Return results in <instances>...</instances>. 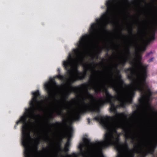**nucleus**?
Listing matches in <instances>:
<instances>
[{"label": "nucleus", "mask_w": 157, "mask_h": 157, "mask_svg": "<svg viewBox=\"0 0 157 157\" xmlns=\"http://www.w3.org/2000/svg\"><path fill=\"white\" fill-rule=\"evenodd\" d=\"M117 118H116V116H104L98 115L95 117L93 120L99 122L107 132L104 135V140L102 141H96L94 143H91L90 140L89 139L83 138L82 139L83 143H80L78 146V148L80 151L81 154L83 156L85 155V151L83 150V147H88L91 146L96 149H101L105 148L110 146H113L118 152V157H123V149L129 150L128 145L127 142V140L128 139L132 140L131 143L134 144V147L135 144L140 143V141L138 140L137 143H135V138L126 130L124 135L125 140L124 143H122L121 142L119 136L117 137H115L113 133L111 131V129L112 126L115 129V132H117V129L120 127V124L117 122ZM133 150L135 152L134 147ZM134 154L132 153L129 157H134Z\"/></svg>", "instance_id": "f257e3e1"}, {"label": "nucleus", "mask_w": 157, "mask_h": 157, "mask_svg": "<svg viewBox=\"0 0 157 157\" xmlns=\"http://www.w3.org/2000/svg\"><path fill=\"white\" fill-rule=\"evenodd\" d=\"M130 63L133 67L126 68L124 70L125 72L127 74V78L130 80L135 82V70H136L137 80L136 85H135L134 83L132 84L133 87L130 90L128 96L126 100L123 101L121 104V107L123 108L127 104L132 103L133 98L135 96L136 91H139L142 95L141 97L139 99V102L141 105H144L145 104V99H147L148 101L152 94L150 89L148 88L146 90L144 87L146 85L147 76V66L143 65L140 63L138 65L136 61L130 62Z\"/></svg>", "instance_id": "f03ea898"}, {"label": "nucleus", "mask_w": 157, "mask_h": 157, "mask_svg": "<svg viewBox=\"0 0 157 157\" xmlns=\"http://www.w3.org/2000/svg\"><path fill=\"white\" fill-rule=\"evenodd\" d=\"M102 88H103V90L102 89V92H104L105 96V98L104 99L102 97L99 98V100L97 102H94L96 100V98L93 94L90 93L86 89L85 90L86 93L88 96L87 98L90 101L89 103H86L84 101L83 103L85 106L81 108L78 110L72 115V117L75 120L79 119L80 115L83 113H85L87 112H98L100 111V108L107 103H109L110 105V111L112 113H114L116 114V118L119 117H123L126 118L128 115L125 113L122 112L118 113H117V108L119 106L120 104L116 106L115 103L113 101V99L114 97L112 95L108 90V89L105 86H102L101 84Z\"/></svg>", "instance_id": "7ed1b4c3"}, {"label": "nucleus", "mask_w": 157, "mask_h": 157, "mask_svg": "<svg viewBox=\"0 0 157 157\" xmlns=\"http://www.w3.org/2000/svg\"><path fill=\"white\" fill-rule=\"evenodd\" d=\"M33 97L30 103L31 107L29 108L26 109V112L24 115L21 116L19 120L17 121L16 125L14 128L20 123H23L22 127V139L21 143L24 147V157H26V154L28 152L29 157H30V151L29 147V139L32 140H34L35 143L34 144L33 147L35 151L37 153H39L41 151L38 150V145L40 144L39 141L37 139H33L30 135V133H27L28 124L27 120L28 118L34 119L35 116L40 117V114L36 115L35 111L37 109L36 104L38 102L39 98H40V94L38 90L33 93Z\"/></svg>", "instance_id": "20e7f679"}, {"label": "nucleus", "mask_w": 157, "mask_h": 157, "mask_svg": "<svg viewBox=\"0 0 157 157\" xmlns=\"http://www.w3.org/2000/svg\"><path fill=\"white\" fill-rule=\"evenodd\" d=\"M90 38V35L88 34H86L82 36L79 41V44H78V48L73 49L74 55L75 56V58H73L72 54L70 53L68 57V59L63 62V64L65 69L67 71L68 75L69 76H72L71 80L72 82L78 80H82L86 77L87 68V66H84L83 67L84 72H81L78 70L77 66H76L74 70L78 75L75 76L72 75L73 71L72 69H70V67L71 66L74 61L79 59L81 53V50L84 49L85 48L86 45Z\"/></svg>", "instance_id": "39448f33"}, {"label": "nucleus", "mask_w": 157, "mask_h": 157, "mask_svg": "<svg viewBox=\"0 0 157 157\" xmlns=\"http://www.w3.org/2000/svg\"><path fill=\"white\" fill-rule=\"evenodd\" d=\"M117 80L114 84H112L110 87L113 88L115 91L117 95L115 97L117 100L120 103V105L121 107V104L126 100L128 96L130 91L127 92L126 89L128 86L125 83L124 81L122 78V76L121 74L117 75Z\"/></svg>", "instance_id": "423d86ee"}, {"label": "nucleus", "mask_w": 157, "mask_h": 157, "mask_svg": "<svg viewBox=\"0 0 157 157\" xmlns=\"http://www.w3.org/2000/svg\"><path fill=\"white\" fill-rule=\"evenodd\" d=\"M117 0H109L106 2L105 5L107 7V12L104 13L101 16V19H98L96 20L97 24L100 25L103 23L105 28H106V24L109 17V13L111 11L112 6L114 3Z\"/></svg>", "instance_id": "0eeeda50"}, {"label": "nucleus", "mask_w": 157, "mask_h": 157, "mask_svg": "<svg viewBox=\"0 0 157 157\" xmlns=\"http://www.w3.org/2000/svg\"><path fill=\"white\" fill-rule=\"evenodd\" d=\"M134 149L135 152L139 156V157H146L149 154L153 155L155 150L151 148L148 151H144L143 149V146L140 142L134 145Z\"/></svg>", "instance_id": "6e6552de"}, {"label": "nucleus", "mask_w": 157, "mask_h": 157, "mask_svg": "<svg viewBox=\"0 0 157 157\" xmlns=\"http://www.w3.org/2000/svg\"><path fill=\"white\" fill-rule=\"evenodd\" d=\"M155 39V34L154 33H152L151 35L149 37L147 38L146 39H144V44L142 46H139L137 47V49L140 52H143L145 51L146 49L147 45L149 44L151 42L154 40Z\"/></svg>", "instance_id": "1a4fd4ad"}, {"label": "nucleus", "mask_w": 157, "mask_h": 157, "mask_svg": "<svg viewBox=\"0 0 157 157\" xmlns=\"http://www.w3.org/2000/svg\"><path fill=\"white\" fill-rule=\"evenodd\" d=\"M70 86L71 88V90H69L67 91L64 96V100L65 101H67V99L68 98L69 96L70 95L72 92H74L76 94H78V91L81 89L87 86V84L86 83L83 84L81 85L80 86H78L73 87L71 85V84L69 85Z\"/></svg>", "instance_id": "9d476101"}, {"label": "nucleus", "mask_w": 157, "mask_h": 157, "mask_svg": "<svg viewBox=\"0 0 157 157\" xmlns=\"http://www.w3.org/2000/svg\"><path fill=\"white\" fill-rule=\"evenodd\" d=\"M52 83H55L54 79L51 78L50 81L46 82L44 84V88L49 97L53 96L54 91Z\"/></svg>", "instance_id": "9b49d317"}, {"label": "nucleus", "mask_w": 157, "mask_h": 157, "mask_svg": "<svg viewBox=\"0 0 157 157\" xmlns=\"http://www.w3.org/2000/svg\"><path fill=\"white\" fill-rule=\"evenodd\" d=\"M69 147H65L64 149L63 150L61 148H60L59 150L61 152L59 154L58 152H57L55 155H53L52 157H60V155L61 154L63 155L65 157H76L77 155L75 153H73L72 155L68 154L69 151Z\"/></svg>", "instance_id": "f8f14e48"}, {"label": "nucleus", "mask_w": 157, "mask_h": 157, "mask_svg": "<svg viewBox=\"0 0 157 157\" xmlns=\"http://www.w3.org/2000/svg\"><path fill=\"white\" fill-rule=\"evenodd\" d=\"M154 143L152 144L151 148L155 150L157 146V127H155L153 132Z\"/></svg>", "instance_id": "ddd939ff"}, {"label": "nucleus", "mask_w": 157, "mask_h": 157, "mask_svg": "<svg viewBox=\"0 0 157 157\" xmlns=\"http://www.w3.org/2000/svg\"><path fill=\"white\" fill-rule=\"evenodd\" d=\"M97 24L93 23L90 26V34L91 36H94L97 33Z\"/></svg>", "instance_id": "4468645a"}, {"label": "nucleus", "mask_w": 157, "mask_h": 157, "mask_svg": "<svg viewBox=\"0 0 157 157\" xmlns=\"http://www.w3.org/2000/svg\"><path fill=\"white\" fill-rule=\"evenodd\" d=\"M96 94H98L99 93L102 92V86L100 83H97L96 85H94L92 87Z\"/></svg>", "instance_id": "2eb2a0df"}, {"label": "nucleus", "mask_w": 157, "mask_h": 157, "mask_svg": "<svg viewBox=\"0 0 157 157\" xmlns=\"http://www.w3.org/2000/svg\"><path fill=\"white\" fill-rule=\"evenodd\" d=\"M138 32L143 39L147 37V34L145 26H141L138 30Z\"/></svg>", "instance_id": "dca6fc26"}, {"label": "nucleus", "mask_w": 157, "mask_h": 157, "mask_svg": "<svg viewBox=\"0 0 157 157\" xmlns=\"http://www.w3.org/2000/svg\"><path fill=\"white\" fill-rule=\"evenodd\" d=\"M57 114L58 115L63 117L64 118H63L62 119L63 122L66 125H67V122L68 121V119L67 118L64 117L65 116L63 113L62 110H60L57 111Z\"/></svg>", "instance_id": "f3484780"}, {"label": "nucleus", "mask_w": 157, "mask_h": 157, "mask_svg": "<svg viewBox=\"0 0 157 157\" xmlns=\"http://www.w3.org/2000/svg\"><path fill=\"white\" fill-rule=\"evenodd\" d=\"M128 59L127 58H124L120 63V64L123 66L124 67L126 63L128 61Z\"/></svg>", "instance_id": "a211bd4d"}, {"label": "nucleus", "mask_w": 157, "mask_h": 157, "mask_svg": "<svg viewBox=\"0 0 157 157\" xmlns=\"http://www.w3.org/2000/svg\"><path fill=\"white\" fill-rule=\"evenodd\" d=\"M56 77L59 79L61 80H64L65 78L64 76L61 75L60 74H59L58 75L56 76Z\"/></svg>", "instance_id": "6ab92c4d"}, {"label": "nucleus", "mask_w": 157, "mask_h": 157, "mask_svg": "<svg viewBox=\"0 0 157 157\" xmlns=\"http://www.w3.org/2000/svg\"><path fill=\"white\" fill-rule=\"evenodd\" d=\"M154 18L155 20V24L157 25V10L153 14Z\"/></svg>", "instance_id": "aec40b11"}, {"label": "nucleus", "mask_w": 157, "mask_h": 157, "mask_svg": "<svg viewBox=\"0 0 157 157\" xmlns=\"http://www.w3.org/2000/svg\"><path fill=\"white\" fill-rule=\"evenodd\" d=\"M62 123L59 122L58 121L56 122L55 123L52 124V125L54 126H59L61 125Z\"/></svg>", "instance_id": "412c9836"}, {"label": "nucleus", "mask_w": 157, "mask_h": 157, "mask_svg": "<svg viewBox=\"0 0 157 157\" xmlns=\"http://www.w3.org/2000/svg\"><path fill=\"white\" fill-rule=\"evenodd\" d=\"M70 145V139H68L67 142L65 144V147H69Z\"/></svg>", "instance_id": "4be33fe9"}, {"label": "nucleus", "mask_w": 157, "mask_h": 157, "mask_svg": "<svg viewBox=\"0 0 157 157\" xmlns=\"http://www.w3.org/2000/svg\"><path fill=\"white\" fill-rule=\"evenodd\" d=\"M126 53L127 55L130 56V48L129 47L127 48L126 50Z\"/></svg>", "instance_id": "5701e85b"}, {"label": "nucleus", "mask_w": 157, "mask_h": 157, "mask_svg": "<svg viewBox=\"0 0 157 157\" xmlns=\"http://www.w3.org/2000/svg\"><path fill=\"white\" fill-rule=\"evenodd\" d=\"M118 65L117 64L116 66V69L117 72V75H118V74H121L120 73V71L119 70L118 68Z\"/></svg>", "instance_id": "b1692460"}, {"label": "nucleus", "mask_w": 157, "mask_h": 157, "mask_svg": "<svg viewBox=\"0 0 157 157\" xmlns=\"http://www.w3.org/2000/svg\"><path fill=\"white\" fill-rule=\"evenodd\" d=\"M105 49L106 50V51L107 52L106 53V56H109L108 52H109V49L107 47H106L105 48Z\"/></svg>", "instance_id": "393cba45"}, {"label": "nucleus", "mask_w": 157, "mask_h": 157, "mask_svg": "<svg viewBox=\"0 0 157 157\" xmlns=\"http://www.w3.org/2000/svg\"><path fill=\"white\" fill-rule=\"evenodd\" d=\"M151 110L152 112V113L154 114H155V115L157 116V111H153L152 109H151Z\"/></svg>", "instance_id": "a878e982"}, {"label": "nucleus", "mask_w": 157, "mask_h": 157, "mask_svg": "<svg viewBox=\"0 0 157 157\" xmlns=\"http://www.w3.org/2000/svg\"><path fill=\"white\" fill-rule=\"evenodd\" d=\"M95 78V76L94 75H92L90 76V79L91 80L93 81V79H94Z\"/></svg>", "instance_id": "bb28decb"}, {"label": "nucleus", "mask_w": 157, "mask_h": 157, "mask_svg": "<svg viewBox=\"0 0 157 157\" xmlns=\"http://www.w3.org/2000/svg\"><path fill=\"white\" fill-rule=\"evenodd\" d=\"M87 121H88V124H90V119L88 118L87 119Z\"/></svg>", "instance_id": "cd10ccee"}, {"label": "nucleus", "mask_w": 157, "mask_h": 157, "mask_svg": "<svg viewBox=\"0 0 157 157\" xmlns=\"http://www.w3.org/2000/svg\"><path fill=\"white\" fill-rule=\"evenodd\" d=\"M57 71H58V74H60V69L59 68H58V69L57 70Z\"/></svg>", "instance_id": "c85d7f7f"}, {"label": "nucleus", "mask_w": 157, "mask_h": 157, "mask_svg": "<svg viewBox=\"0 0 157 157\" xmlns=\"http://www.w3.org/2000/svg\"><path fill=\"white\" fill-rule=\"evenodd\" d=\"M132 29L131 28L130 29V33L131 34H132Z\"/></svg>", "instance_id": "c756f323"}, {"label": "nucleus", "mask_w": 157, "mask_h": 157, "mask_svg": "<svg viewBox=\"0 0 157 157\" xmlns=\"http://www.w3.org/2000/svg\"><path fill=\"white\" fill-rule=\"evenodd\" d=\"M26 156H25L26 157H29V153H28V152H27V153H26Z\"/></svg>", "instance_id": "7c9ffc66"}, {"label": "nucleus", "mask_w": 157, "mask_h": 157, "mask_svg": "<svg viewBox=\"0 0 157 157\" xmlns=\"http://www.w3.org/2000/svg\"><path fill=\"white\" fill-rule=\"evenodd\" d=\"M136 107L137 109H139L140 107V106L139 105H136Z\"/></svg>", "instance_id": "2f4dec72"}, {"label": "nucleus", "mask_w": 157, "mask_h": 157, "mask_svg": "<svg viewBox=\"0 0 157 157\" xmlns=\"http://www.w3.org/2000/svg\"><path fill=\"white\" fill-rule=\"evenodd\" d=\"M50 117L51 119H52L54 118V117L52 115L50 116Z\"/></svg>", "instance_id": "473e14b6"}, {"label": "nucleus", "mask_w": 157, "mask_h": 157, "mask_svg": "<svg viewBox=\"0 0 157 157\" xmlns=\"http://www.w3.org/2000/svg\"><path fill=\"white\" fill-rule=\"evenodd\" d=\"M60 157H65L63 155H62V154H60Z\"/></svg>", "instance_id": "72a5a7b5"}, {"label": "nucleus", "mask_w": 157, "mask_h": 157, "mask_svg": "<svg viewBox=\"0 0 157 157\" xmlns=\"http://www.w3.org/2000/svg\"><path fill=\"white\" fill-rule=\"evenodd\" d=\"M141 58H142L141 56H139V58L140 60L141 59Z\"/></svg>", "instance_id": "f704fd0d"}, {"label": "nucleus", "mask_w": 157, "mask_h": 157, "mask_svg": "<svg viewBox=\"0 0 157 157\" xmlns=\"http://www.w3.org/2000/svg\"><path fill=\"white\" fill-rule=\"evenodd\" d=\"M96 58L97 59H98V54H97L96 55Z\"/></svg>", "instance_id": "c9c22d12"}, {"label": "nucleus", "mask_w": 157, "mask_h": 157, "mask_svg": "<svg viewBox=\"0 0 157 157\" xmlns=\"http://www.w3.org/2000/svg\"><path fill=\"white\" fill-rule=\"evenodd\" d=\"M152 59H153L152 58H151V59H150V60H149V61L150 62H151L152 61Z\"/></svg>", "instance_id": "e433bc0d"}, {"label": "nucleus", "mask_w": 157, "mask_h": 157, "mask_svg": "<svg viewBox=\"0 0 157 157\" xmlns=\"http://www.w3.org/2000/svg\"><path fill=\"white\" fill-rule=\"evenodd\" d=\"M144 3L145 4H147V2H146V1H145V0H144Z\"/></svg>", "instance_id": "4c0bfd02"}, {"label": "nucleus", "mask_w": 157, "mask_h": 157, "mask_svg": "<svg viewBox=\"0 0 157 157\" xmlns=\"http://www.w3.org/2000/svg\"><path fill=\"white\" fill-rule=\"evenodd\" d=\"M102 52V50L101 49H100V50H99V52L100 53H101Z\"/></svg>", "instance_id": "58836bf2"}, {"label": "nucleus", "mask_w": 157, "mask_h": 157, "mask_svg": "<svg viewBox=\"0 0 157 157\" xmlns=\"http://www.w3.org/2000/svg\"><path fill=\"white\" fill-rule=\"evenodd\" d=\"M32 124H34V122H32Z\"/></svg>", "instance_id": "ea45409f"}, {"label": "nucleus", "mask_w": 157, "mask_h": 157, "mask_svg": "<svg viewBox=\"0 0 157 157\" xmlns=\"http://www.w3.org/2000/svg\"><path fill=\"white\" fill-rule=\"evenodd\" d=\"M74 100H75V99H73L72 100V101H74Z\"/></svg>", "instance_id": "a19ab883"}, {"label": "nucleus", "mask_w": 157, "mask_h": 157, "mask_svg": "<svg viewBox=\"0 0 157 157\" xmlns=\"http://www.w3.org/2000/svg\"><path fill=\"white\" fill-rule=\"evenodd\" d=\"M66 108H68V109H69V108H70L69 107H67Z\"/></svg>", "instance_id": "79ce46f5"}, {"label": "nucleus", "mask_w": 157, "mask_h": 157, "mask_svg": "<svg viewBox=\"0 0 157 157\" xmlns=\"http://www.w3.org/2000/svg\"><path fill=\"white\" fill-rule=\"evenodd\" d=\"M137 44H137V43L136 42V45H137Z\"/></svg>", "instance_id": "37998d69"}, {"label": "nucleus", "mask_w": 157, "mask_h": 157, "mask_svg": "<svg viewBox=\"0 0 157 157\" xmlns=\"http://www.w3.org/2000/svg\"><path fill=\"white\" fill-rule=\"evenodd\" d=\"M45 149H44H44H43V150H45Z\"/></svg>", "instance_id": "c03bdc74"}, {"label": "nucleus", "mask_w": 157, "mask_h": 157, "mask_svg": "<svg viewBox=\"0 0 157 157\" xmlns=\"http://www.w3.org/2000/svg\"><path fill=\"white\" fill-rule=\"evenodd\" d=\"M103 60H105V59H103Z\"/></svg>", "instance_id": "a18cd8bd"}, {"label": "nucleus", "mask_w": 157, "mask_h": 157, "mask_svg": "<svg viewBox=\"0 0 157 157\" xmlns=\"http://www.w3.org/2000/svg\"><path fill=\"white\" fill-rule=\"evenodd\" d=\"M59 145H60H60H61V144H60H60H59Z\"/></svg>", "instance_id": "49530a36"}, {"label": "nucleus", "mask_w": 157, "mask_h": 157, "mask_svg": "<svg viewBox=\"0 0 157 157\" xmlns=\"http://www.w3.org/2000/svg\"><path fill=\"white\" fill-rule=\"evenodd\" d=\"M121 34H122V33H121Z\"/></svg>", "instance_id": "de8ad7c7"}, {"label": "nucleus", "mask_w": 157, "mask_h": 157, "mask_svg": "<svg viewBox=\"0 0 157 157\" xmlns=\"http://www.w3.org/2000/svg\"><path fill=\"white\" fill-rule=\"evenodd\" d=\"M126 1H128V0H126Z\"/></svg>", "instance_id": "09e8293b"}, {"label": "nucleus", "mask_w": 157, "mask_h": 157, "mask_svg": "<svg viewBox=\"0 0 157 157\" xmlns=\"http://www.w3.org/2000/svg\"><path fill=\"white\" fill-rule=\"evenodd\" d=\"M153 0L154 1V0Z\"/></svg>", "instance_id": "8fccbe9b"}]
</instances>
